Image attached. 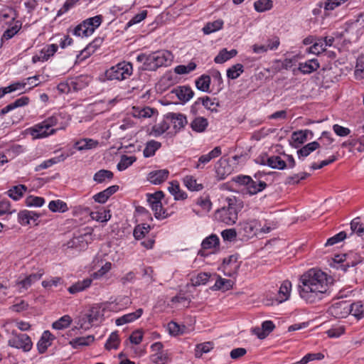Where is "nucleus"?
Listing matches in <instances>:
<instances>
[{
  "label": "nucleus",
  "instance_id": "27",
  "mask_svg": "<svg viewBox=\"0 0 364 364\" xmlns=\"http://www.w3.org/2000/svg\"><path fill=\"white\" fill-rule=\"evenodd\" d=\"M53 339V335L48 331H44L40 341L37 344V347L40 353H43L48 346L51 345V341Z\"/></svg>",
  "mask_w": 364,
  "mask_h": 364
},
{
  "label": "nucleus",
  "instance_id": "51",
  "mask_svg": "<svg viewBox=\"0 0 364 364\" xmlns=\"http://www.w3.org/2000/svg\"><path fill=\"white\" fill-rule=\"evenodd\" d=\"M150 226L146 224L138 225L134 228V237L136 240H140L143 238L146 233L149 232Z\"/></svg>",
  "mask_w": 364,
  "mask_h": 364
},
{
  "label": "nucleus",
  "instance_id": "61",
  "mask_svg": "<svg viewBox=\"0 0 364 364\" xmlns=\"http://www.w3.org/2000/svg\"><path fill=\"white\" fill-rule=\"evenodd\" d=\"M196 203L202 208L203 210L209 212L212 208V203L210 201V199L209 196H206L205 197H200L198 198Z\"/></svg>",
  "mask_w": 364,
  "mask_h": 364
},
{
  "label": "nucleus",
  "instance_id": "55",
  "mask_svg": "<svg viewBox=\"0 0 364 364\" xmlns=\"http://www.w3.org/2000/svg\"><path fill=\"white\" fill-rule=\"evenodd\" d=\"M151 361L155 364H166L169 360L168 353L166 351L158 353H154L151 355Z\"/></svg>",
  "mask_w": 364,
  "mask_h": 364
},
{
  "label": "nucleus",
  "instance_id": "18",
  "mask_svg": "<svg viewBox=\"0 0 364 364\" xmlns=\"http://www.w3.org/2000/svg\"><path fill=\"white\" fill-rule=\"evenodd\" d=\"M41 216V213L27 210L20 211L18 214V221L23 225H30L31 221L36 223Z\"/></svg>",
  "mask_w": 364,
  "mask_h": 364
},
{
  "label": "nucleus",
  "instance_id": "35",
  "mask_svg": "<svg viewBox=\"0 0 364 364\" xmlns=\"http://www.w3.org/2000/svg\"><path fill=\"white\" fill-rule=\"evenodd\" d=\"M95 341L94 336H87L85 337H78L73 339L70 341V344L74 348H78L83 346L90 345Z\"/></svg>",
  "mask_w": 364,
  "mask_h": 364
},
{
  "label": "nucleus",
  "instance_id": "7",
  "mask_svg": "<svg viewBox=\"0 0 364 364\" xmlns=\"http://www.w3.org/2000/svg\"><path fill=\"white\" fill-rule=\"evenodd\" d=\"M102 21L101 15L87 18L80 24L77 25L73 30V34L77 36L87 37L93 33Z\"/></svg>",
  "mask_w": 364,
  "mask_h": 364
},
{
  "label": "nucleus",
  "instance_id": "10",
  "mask_svg": "<svg viewBox=\"0 0 364 364\" xmlns=\"http://www.w3.org/2000/svg\"><path fill=\"white\" fill-rule=\"evenodd\" d=\"M350 304L347 301H340L333 304L328 312L336 318H345L350 314Z\"/></svg>",
  "mask_w": 364,
  "mask_h": 364
},
{
  "label": "nucleus",
  "instance_id": "46",
  "mask_svg": "<svg viewBox=\"0 0 364 364\" xmlns=\"http://www.w3.org/2000/svg\"><path fill=\"white\" fill-rule=\"evenodd\" d=\"M243 72V65L240 63H237L227 70V77L230 79L235 80L239 77Z\"/></svg>",
  "mask_w": 364,
  "mask_h": 364
},
{
  "label": "nucleus",
  "instance_id": "13",
  "mask_svg": "<svg viewBox=\"0 0 364 364\" xmlns=\"http://www.w3.org/2000/svg\"><path fill=\"white\" fill-rule=\"evenodd\" d=\"M320 67V64L317 59L309 60L304 63H299L298 68L293 70V73L296 74L297 71L303 74H311L317 70Z\"/></svg>",
  "mask_w": 364,
  "mask_h": 364
},
{
  "label": "nucleus",
  "instance_id": "36",
  "mask_svg": "<svg viewBox=\"0 0 364 364\" xmlns=\"http://www.w3.org/2000/svg\"><path fill=\"white\" fill-rule=\"evenodd\" d=\"M26 191L27 187L25 185L20 184L18 186H13L6 192V193L13 200H18L23 196V193Z\"/></svg>",
  "mask_w": 364,
  "mask_h": 364
},
{
  "label": "nucleus",
  "instance_id": "37",
  "mask_svg": "<svg viewBox=\"0 0 364 364\" xmlns=\"http://www.w3.org/2000/svg\"><path fill=\"white\" fill-rule=\"evenodd\" d=\"M223 23V21L221 19H218L213 22H208L203 28V32L204 34L208 35L213 32L218 31L222 29Z\"/></svg>",
  "mask_w": 364,
  "mask_h": 364
},
{
  "label": "nucleus",
  "instance_id": "41",
  "mask_svg": "<svg viewBox=\"0 0 364 364\" xmlns=\"http://www.w3.org/2000/svg\"><path fill=\"white\" fill-rule=\"evenodd\" d=\"M210 85V77L207 75H203L196 80V86L197 89L202 92H209Z\"/></svg>",
  "mask_w": 364,
  "mask_h": 364
},
{
  "label": "nucleus",
  "instance_id": "30",
  "mask_svg": "<svg viewBox=\"0 0 364 364\" xmlns=\"http://www.w3.org/2000/svg\"><path fill=\"white\" fill-rule=\"evenodd\" d=\"M291 289V283L288 281H284L280 286L277 300L279 303H282L288 299L290 295V291Z\"/></svg>",
  "mask_w": 364,
  "mask_h": 364
},
{
  "label": "nucleus",
  "instance_id": "4",
  "mask_svg": "<svg viewBox=\"0 0 364 364\" xmlns=\"http://www.w3.org/2000/svg\"><path fill=\"white\" fill-rule=\"evenodd\" d=\"M172 53L166 50H157L149 55L139 54L136 60L143 63V70L155 71L162 66H168L173 61Z\"/></svg>",
  "mask_w": 364,
  "mask_h": 364
},
{
  "label": "nucleus",
  "instance_id": "11",
  "mask_svg": "<svg viewBox=\"0 0 364 364\" xmlns=\"http://www.w3.org/2000/svg\"><path fill=\"white\" fill-rule=\"evenodd\" d=\"M237 259V256L234 255L223 259L221 269L225 275L233 277L237 274L240 268V263Z\"/></svg>",
  "mask_w": 364,
  "mask_h": 364
},
{
  "label": "nucleus",
  "instance_id": "38",
  "mask_svg": "<svg viewBox=\"0 0 364 364\" xmlns=\"http://www.w3.org/2000/svg\"><path fill=\"white\" fill-rule=\"evenodd\" d=\"M58 46L56 44H50L45 46L41 51L40 56L38 57V60H48V58L53 55L58 50Z\"/></svg>",
  "mask_w": 364,
  "mask_h": 364
},
{
  "label": "nucleus",
  "instance_id": "22",
  "mask_svg": "<svg viewBox=\"0 0 364 364\" xmlns=\"http://www.w3.org/2000/svg\"><path fill=\"white\" fill-rule=\"evenodd\" d=\"M156 112L155 109L149 107H133L131 114L135 118H149Z\"/></svg>",
  "mask_w": 364,
  "mask_h": 364
},
{
  "label": "nucleus",
  "instance_id": "3",
  "mask_svg": "<svg viewBox=\"0 0 364 364\" xmlns=\"http://www.w3.org/2000/svg\"><path fill=\"white\" fill-rule=\"evenodd\" d=\"M244 207L243 201L236 197H226L224 205L215 213V219L227 225L235 224L238 219V213Z\"/></svg>",
  "mask_w": 364,
  "mask_h": 364
},
{
  "label": "nucleus",
  "instance_id": "23",
  "mask_svg": "<svg viewBox=\"0 0 364 364\" xmlns=\"http://www.w3.org/2000/svg\"><path fill=\"white\" fill-rule=\"evenodd\" d=\"M143 314V309H139L134 312H132L127 314H125L122 316L119 317L116 319L115 323L117 326H122L127 323L132 322L136 319L141 317Z\"/></svg>",
  "mask_w": 364,
  "mask_h": 364
},
{
  "label": "nucleus",
  "instance_id": "42",
  "mask_svg": "<svg viewBox=\"0 0 364 364\" xmlns=\"http://www.w3.org/2000/svg\"><path fill=\"white\" fill-rule=\"evenodd\" d=\"M102 316L100 308L98 306L92 307L87 313L85 314V318H87L89 323H91L92 326L95 324V323L97 322L100 318Z\"/></svg>",
  "mask_w": 364,
  "mask_h": 364
},
{
  "label": "nucleus",
  "instance_id": "59",
  "mask_svg": "<svg viewBox=\"0 0 364 364\" xmlns=\"http://www.w3.org/2000/svg\"><path fill=\"white\" fill-rule=\"evenodd\" d=\"M350 314L358 318H360L363 317V314L364 311V307L361 302H355L353 304H350Z\"/></svg>",
  "mask_w": 364,
  "mask_h": 364
},
{
  "label": "nucleus",
  "instance_id": "52",
  "mask_svg": "<svg viewBox=\"0 0 364 364\" xmlns=\"http://www.w3.org/2000/svg\"><path fill=\"white\" fill-rule=\"evenodd\" d=\"M72 322V319L70 316L65 315L60 318L58 321H55L52 326L55 329H63L70 326Z\"/></svg>",
  "mask_w": 364,
  "mask_h": 364
},
{
  "label": "nucleus",
  "instance_id": "31",
  "mask_svg": "<svg viewBox=\"0 0 364 364\" xmlns=\"http://www.w3.org/2000/svg\"><path fill=\"white\" fill-rule=\"evenodd\" d=\"M168 190L174 196L175 200H183L187 198V194L180 189L179 183L176 181L170 183Z\"/></svg>",
  "mask_w": 364,
  "mask_h": 364
},
{
  "label": "nucleus",
  "instance_id": "19",
  "mask_svg": "<svg viewBox=\"0 0 364 364\" xmlns=\"http://www.w3.org/2000/svg\"><path fill=\"white\" fill-rule=\"evenodd\" d=\"M169 175V171L167 169H160L153 171L148 175V180L153 184H161L165 181Z\"/></svg>",
  "mask_w": 364,
  "mask_h": 364
},
{
  "label": "nucleus",
  "instance_id": "1",
  "mask_svg": "<svg viewBox=\"0 0 364 364\" xmlns=\"http://www.w3.org/2000/svg\"><path fill=\"white\" fill-rule=\"evenodd\" d=\"M328 275L317 269H311L301 276L299 291L308 303L320 301L328 290Z\"/></svg>",
  "mask_w": 364,
  "mask_h": 364
},
{
  "label": "nucleus",
  "instance_id": "29",
  "mask_svg": "<svg viewBox=\"0 0 364 364\" xmlns=\"http://www.w3.org/2000/svg\"><path fill=\"white\" fill-rule=\"evenodd\" d=\"M161 147V143L155 140H150L146 143L143 155L146 158L153 156L156 151Z\"/></svg>",
  "mask_w": 364,
  "mask_h": 364
},
{
  "label": "nucleus",
  "instance_id": "62",
  "mask_svg": "<svg viewBox=\"0 0 364 364\" xmlns=\"http://www.w3.org/2000/svg\"><path fill=\"white\" fill-rule=\"evenodd\" d=\"M232 284L233 282L230 279L219 277L215 282V287L217 289L228 290L232 288Z\"/></svg>",
  "mask_w": 364,
  "mask_h": 364
},
{
  "label": "nucleus",
  "instance_id": "63",
  "mask_svg": "<svg viewBox=\"0 0 364 364\" xmlns=\"http://www.w3.org/2000/svg\"><path fill=\"white\" fill-rule=\"evenodd\" d=\"M151 209L154 212V216L157 219L166 218L168 216V214L166 213V210H164L162 207L161 201L157 204L152 205Z\"/></svg>",
  "mask_w": 364,
  "mask_h": 364
},
{
  "label": "nucleus",
  "instance_id": "57",
  "mask_svg": "<svg viewBox=\"0 0 364 364\" xmlns=\"http://www.w3.org/2000/svg\"><path fill=\"white\" fill-rule=\"evenodd\" d=\"M210 274L206 272H200L197 276L191 278V282L193 286H200L205 284L210 278Z\"/></svg>",
  "mask_w": 364,
  "mask_h": 364
},
{
  "label": "nucleus",
  "instance_id": "56",
  "mask_svg": "<svg viewBox=\"0 0 364 364\" xmlns=\"http://www.w3.org/2000/svg\"><path fill=\"white\" fill-rule=\"evenodd\" d=\"M352 232L356 233L358 236L364 234V225L360 223V218H354L350 223Z\"/></svg>",
  "mask_w": 364,
  "mask_h": 364
},
{
  "label": "nucleus",
  "instance_id": "45",
  "mask_svg": "<svg viewBox=\"0 0 364 364\" xmlns=\"http://www.w3.org/2000/svg\"><path fill=\"white\" fill-rule=\"evenodd\" d=\"M136 160V157L135 156H128L127 155H122L121 156L120 161L118 163L117 167L119 171H124L127 169L129 166L133 164Z\"/></svg>",
  "mask_w": 364,
  "mask_h": 364
},
{
  "label": "nucleus",
  "instance_id": "5",
  "mask_svg": "<svg viewBox=\"0 0 364 364\" xmlns=\"http://www.w3.org/2000/svg\"><path fill=\"white\" fill-rule=\"evenodd\" d=\"M133 73L132 64L122 61L106 70L105 76L109 80L122 81L128 79Z\"/></svg>",
  "mask_w": 364,
  "mask_h": 364
},
{
  "label": "nucleus",
  "instance_id": "21",
  "mask_svg": "<svg viewBox=\"0 0 364 364\" xmlns=\"http://www.w3.org/2000/svg\"><path fill=\"white\" fill-rule=\"evenodd\" d=\"M90 82V79L87 75H80L75 78L70 79V86L72 87L73 92H77L86 87Z\"/></svg>",
  "mask_w": 364,
  "mask_h": 364
},
{
  "label": "nucleus",
  "instance_id": "24",
  "mask_svg": "<svg viewBox=\"0 0 364 364\" xmlns=\"http://www.w3.org/2000/svg\"><path fill=\"white\" fill-rule=\"evenodd\" d=\"M174 92L177 97L183 102L190 100L194 95L193 91L189 86H180L175 90Z\"/></svg>",
  "mask_w": 364,
  "mask_h": 364
},
{
  "label": "nucleus",
  "instance_id": "49",
  "mask_svg": "<svg viewBox=\"0 0 364 364\" xmlns=\"http://www.w3.org/2000/svg\"><path fill=\"white\" fill-rule=\"evenodd\" d=\"M213 348L211 342H205L198 344L195 350V355L196 358H200L203 353H207Z\"/></svg>",
  "mask_w": 364,
  "mask_h": 364
},
{
  "label": "nucleus",
  "instance_id": "43",
  "mask_svg": "<svg viewBox=\"0 0 364 364\" xmlns=\"http://www.w3.org/2000/svg\"><path fill=\"white\" fill-rule=\"evenodd\" d=\"M114 177V174L111 171L101 169L96 172L93 176V180L97 183H102L107 179L111 180Z\"/></svg>",
  "mask_w": 364,
  "mask_h": 364
},
{
  "label": "nucleus",
  "instance_id": "15",
  "mask_svg": "<svg viewBox=\"0 0 364 364\" xmlns=\"http://www.w3.org/2000/svg\"><path fill=\"white\" fill-rule=\"evenodd\" d=\"M200 104H202L205 108L211 112H218L219 103L218 101H216L215 98L212 99L208 96L199 97L193 105V109L194 108H196V107L199 106Z\"/></svg>",
  "mask_w": 364,
  "mask_h": 364
},
{
  "label": "nucleus",
  "instance_id": "9",
  "mask_svg": "<svg viewBox=\"0 0 364 364\" xmlns=\"http://www.w3.org/2000/svg\"><path fill=\"white\" fill-rule=\"evenodd\" d=\"M259 223L257 220L245 221L240 224L238 233L243 240H248L256 235Z\"/></svg>",
  "mask_w": 364,
  "mask_h": 364
},
{
  "label": "nucleus",
  "instance_id": "60",
  "mask_svg": "<svg viewBox=\"0 0 364 364\" xmlns=\"http://www.w3.org/2000/svg\"><path fill=\"white\" fill-rule=\"evenodd\" d=\"M254 6L256 11L263 12L272 7V1L271 0H258L255 2Z\"/></svg>",
  "mask_w": 364,
  "mask_h": 364
},
{
  "label": "nucleus",
  "instance_id": "12",
  "mask_svg": "<svg viewBox=\"0 0 364 364\" xmlns=\"http://www.w3.org/2000/svg\"><path fill=\"white\" fill-rule=\"evenodd\" d=\"M220 240L216 235L212 234L205 237L201 243V250L198 251V255L201 257H206L210 253L206 252V250H213L219 246Z\"/></svg>",
  "mask_w": 364,
  "mask_h": 364
},
{
  "label": "nucleus",
  "instance_id": "8",
  "mask_svg": "<svg viewBox=\"0 0 364 364\" xmlns=\"http://www.w3.org/2000/svg\"><path fill=\"white\" fill-rule=\"evenodd\" d=\"M92 240V232H87L79 235L74 236L66 244L68 248L75 249L79 251L85 249Z\"/></svg>",
  "mask_w": 364,
  "mask_h": 364
},
{
  "label": "nucleus",
  "instance_id": "25",
  "mask_svg": "<svg viewBox=\"0 0 364 364\" xmlns=\"http://www.w3.org/2000/svg\"><path fill=\"white\" fill-rule=\"evenodd\" d=\"M92 282V280L90 278H86L82 281H78L76 283L71 285L68 289V291L71 294H75L78 292L82 291L87 289L91 285Z\"/></svg>",
  "mask_w": 364,
  "mask_h": 364
},
{
  "label": "nucleus",
  "instance_id": "39",
  "mask_svg": "<svg viewBox=\"0 0 364 364\" xmlns=\"http://www.w3.org/2000/svg\"><path fill=\"white\" fill-rule=\"evenodd\" d=\"M308 134H312L311 131L309 129H305L294 132L292 133L291 140L293 141L294 143L297 144L296 145V146L304 144L306 141Z\"/></svg>",
  "mask_w": 364,
  "mask_h": 364
},
{
  "label": "nucleus",
  "instance_id": "54",
  "mask_svg": "<svg viewBox=\"0 0 364 364\" xmlns=\"http://www.w3.org/2000/svg\"><path fill=\"white\" fill-rule=\"evenodd\" d=\"M196 68V64L194 62H190L187 65H179L174 68V71L178 75H184L191 73Z\"/></svg>",
  "mask_w": 364,
  "mask_h": 364
},
{
  "label": "nucleus",
  "instance_id": "6",
  "mask_svg": "<svg viewBox=\"0 0 364 364\" xmlns=\"http://www.w3.org/2000/svg\"><path fill=\"white\" fill-rule=\"evenodd\" d=\"M8 335V344L9 346L21 349L24 352L31 350L33 343L31 338L26 333H18L16 330H6Z\"/></svg>",
  "mask_w": 364,
  "mask_h": 364
},
{
  "label": "nucleus",
  "instance_id": "48",
  "mask_svg": "<svg viewBox=\"0 0 364 364\" xmlns=\"http://www.w3.org/2000/svg\"><path fill=\"white\" fill-rule=\"evenodd\" d=\"M48 208L52 212L64 213L68 210L67 204L60 200L50 201Z\"/></svg>",
  "mask_w": 364,
  "mask_h": 364
},
{
  "label": "nucleus",
  "instance_id": "2",
  "mask_svg": "<svg viewBox=\"0 0 364 364\" xmlns=\"http://www.w3.org/2000/svg\"><path fill=\"white\" fill-rule=\"evenodd\" d=\"M68 125V119L61 113H55L41 123L31 128V134L36 139L47 137L56 133L58 130L65 129Z\"/></svg>",
  "mask_w": 364,
  "mask_h": 364
},
{
  "label": "nucleus",
  "instance_id": "58",
  "mask_svg": "<svg viewBox=\"0 0 364 364\" xmlns=\"http://www.w3.org/2000/svg\"><path fill=\"white\" fill-rule=\"evenodd\" d=\"M45 203V200L42 197L29 196L26 198L25 203L28 207H41Z\"/></svg>",
  "mask_w": 364,
  "mask_h": 364
},
{
  "label": "nucleus",
  "instance_id": "28",
  "mask_svg": "<svg viewBox=\"0 0 364 364\" xmlns=\"http://www.w3.org/2000/svg\"><path fill=\"white\" fill-rule=\"evenodd\" d=\"M267 186L264 181L254 180L252 178H250V181L247 187V192L250 195H255L257 193L263 191Z\"/></svg>",
  "mask_w": 364,
  "mask_h": 364
},
{
  "label": "nucleus",
  "instance_id": "33",
  "mask_svg": "<svg viewBox=\"0 0 364 364\" xmlns=\"http://www.w3.org/2000/svg\"><path fill=\"white\" fill-rule=\"evenodd\" d=\"M320 147V144L317 141L310 142L297 151L299 159L308 156L311 152L314 151Z\"/></svg>",
  "mask_w": 364,
  "mask_h": 364
},
{
  "label": "nucleus",
  "instance_id": "20",
  "mask_svg": "<svg viewBox=\"0 0 364 364\" xmlns=\"http://www.w3.org/2000/svg\"><path fill=\"white\" fill-rule=\"evenodd\" d=\"M274 327L275 326L272 321H265L262 323V328H255L253 333L259 339H264L274 330Z\"/></svg>",
  "mask_w": 364,
  "mask_h": 364
},
{
  "label": "nucleus",
  "instance_id": "32",
  "mask_svg": "<svg viewBox=\"0 0 364 364\" xmlns=\"http://www.w3.org/2000/svg\"><path fill=\"white\" fill-rule=\"evenodd\" d=\"M168 121V119H164L159 123L153 126L150 134L156 137L162 135L170 127V124Z\"/></svg>",
  "mask_w": 364,
  "mask_h": 364
},
{
  "label": "nucleus",
  "instance_id": "53",
  "mask_svg": "<svg viewBox=\"0 0 364 364\" xmlns=\"http://www.w3.org/2000/svg\"><path fill=\"white\" fill-rule=\"evenodd\" d=\"M21 23L18 21H16L15 25L11 26V28L6 29L1 37V40H9L12 37H14L21 29Z\"/></svg>",
  "mask_w": 364,
  "mask_h": 364
},
{
  "label": "nucleus",
  "instance_id": "26",
  "mask_svg": "<svg viewBox=\"0 0 364 364\" xmlns=\"http://www.w3.org/2000/svg\"><path fill=\"white\" fill-rule=\"evenodd\" d=\"M208 126V119L203 117H196L191 122V127L193 131L198 133L205 132Z\"/></svg>",
  "mask_w": 364,
  "mask_h": 364
},
{
  "label": "nucleus",
  "instance_id": "34",
  "mask_svg": "<svg viewBox=\"0 0 364 364\" xmlns=\"http://www.w3.org/2000/svg\"><path fill=\"white\" fill-rule=\"evenodd\" d=\"M264 164H266L272 168L280 170L284 169L287 166V163L279 156H272L269 157L267 159L266 163H264Z\"/></svg>",
  "mask_w": 364,
  "mask_h": 364
},
{
  "label": "nucleus",
  "instance_id": "47",
  "mask_svg": "<svg viewBox=\"0 0 364 364\" xmlns=\"http://www.w3.org/2000/svg\"><path fill=\"white\" fill-rule=\"evenodd\" d=\"M120 341L119 338V335L117 331L112 332L109 337L108 338L105 345V348L110 350L111 349H117L119 345Z\"/></svg>",
  "mask_w": 364,
  "mask_h": 364
},
{
  "label": "nucleus",
  "instance_id": "64",
  "mask_svg": "<svg viewBox=\"0 0 364 364\" xmlns=\"http://www.w3.org/2000/svg\"><path fill=\"white\" fill-rule=\"evenodd\" d=\"M346 237V233L344 231H341L334 236L328 238L325 244L326 246H332L338 242L343 241Z\"/></svg>",
  "mask_w": 364,
  "mask_h": 364
},
{
  "label": "nucleus",
  "instance_id": "17",
  "mask_svg": "<svg viewBox=\"0 0 364 364\" xmlns=\"http://www.w3.org/2000/svg\"><path fill=\"white\" fill-rule=\"evenodd\" d=\"M221 154V148L220 146H215L208 154H203L199 157L198 164L196 165V168L198 169L203 168L205 164L210 162L212 159L218 157Z\"/></svg>",
  "mask_w": 364,
  "mask_h": 364
},
{
  "label": "nucleus",
  "instance_id": "50",
  "mask_svg": "<svg viewBox=\"0 0 364 364\" xmlns=\"http://www.w3.org/2000/svg\"><path fill=\"white\" fill-rule=\"evenodd\" d=\"M90 217L92 220H95L101 223H106L111 218V215L109 213V210H103L92 212L90 213Z\"/></svg>",
  "mask_w": 364,
  "mask_h": 364
},
{
  "label": "nucleus",
  "instance_id": "40",
  "mask_svg": "<svg viewBox=\"0 0 364 364\" xmlns=\"http://www.w3.org/2000/svg\"><path fill=\"white\" fill-rule=\"evenodd\" d=\"M98 145V141L92 139H83L75 143V148L79 151L91 149Z\"/></svg>",
  "mask_w": 364,
  "mask_h": 364
},
{
  "label": "nucleus",
  "instance_id": "44",
  "mask_svg": "<svg viewBox=\"0 0 364 364\" xmlns=\"http://www.w3.org/2000/svg\"><path fill=\"white\" fill-rule=\"evenodd\" d=\"M183 183L187 188L192 191H198L203 188L201 183H198L196 179L191 176H186L183 178Z\"/></svg>",
  "mask_w": 364,
  "mask_h": 364
},
{
  "label": "nucleus",
  "instance_id": "16",
  "mask_svg": "<svg viewBox=\"0 0 364 364\" xmlns=\"http://www.w3.org/2000/svg\"><path fill=\"white\" fill-rule=\"evenodd\" d=\"M166 119L173 124V127L176 130L181 129L188 123L186 117L181 113H168L166 115Z\"/></svg>",
  "mask_w": 364,
  "mask_h": 364
},
{
  "label": "nucleus",
  "instance_id": "14",
  "mask_svg": "<svg viewBox=\"0 0 364 364\" xmlns=\"http://www.w3.org/2000/svg\"><path fill=\"white\" fill-rule=\"evenodd\" d=\"M43 272L39 271L37 273L31 274L23 279L17 282L16 285L20 292L28 289L33 283L41 279Z\"/></svg>",
  "mask_w": 364,
  "mask_h": 364
}]
</instances>
